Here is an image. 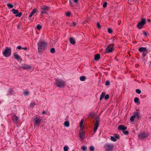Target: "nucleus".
<instances>
[{
	"mask_svg": "<svg viewBox=\"0 0 151 151\" xmlns=\"http://www.w3.org/2000/svg\"><path fill=\"white\" fill-rule=\"evenodd\" d=\"M38 50L39 52L43 51L46 47L47 44L44 41L39 42L38 43Z\"/></svg>",
	"mask_w": 151,
	"mask_h": 151,
	"instance_id": "f257e3e1",
	"label": "nucleus"
},
{
	"mask_svg": "<svg viewBox=\"0 0 151 151\" xmlns=\"http://www.w3.org/2000/svg\"><path fill=\"white\" fill-rule=\"evenodd\" d=\"M55 84L59 87H62L66 85L65 83L63 80L61 79H56Z\"/></svg>",
	"mask_w": 151,
	"mask_h": 151,
	"instance_id": "f03ea898",
	"label": "nucleus"
},
{
	"mask_svg": "<svg viewBox=\"0 0 151 151\" xmlns=\"http://www.w3.org/2000/svg\"><path fill=\"white\" fill-rule=\"evenodd\" d=\"M12 49L10 48L6 47L3 52V55L5 57H8L11 55Z\"/></svg>",
	"mask_w": 151,
	"mask_h": 151,
	"instance_id": "7ed1b4c3",
	"label": "nucleus"
},
{
	"mask_svg": "<svg viewBox=\"0 0 151 151\" xmlns=\"http://www.w3.org/2000/svg\"><path fill=\"white\" fill-rule=\"evenodd\" d=\"M104 147L106 151H111L114 148V146L112 144L108 143L106 144Z\"/></svg>",
	"mask_w": 151,
	"mask_h": 151,
	"instance_id": "20e7f679",
	"label": "nucleus"
},
{
	"mask_svg": "<svg viewBox=\"0 0 151 151\" xmlns=\"http://www.w3.org/2000/svg\"><path fill=\"white\" fill-rule=\"evenodd\" d=\"M114 47L113 44H110L108 45L105 50L106 52L107 53L111 52L113 50Z\"/></svg>",
	"mask_w": 151,
	"mask_h": 151,
	"instance_id": "39448f33",
	"label": "nucleus"
},
{
	"mask_svg": "<svg viewBox=\"0 0 151 151\" xmlns=\"http://www.w3.org/2000/svg\"><path fill=\"white\" fill-rule=\"evenodd\" d=\"M146 23V19L142 18L141 19V21L139 22L137 25V27L139 29H141L143 25Z\"/></svg>",
	"mask_w": 151,
	"mask_h": 151,
	"instance_id": "423d86ee",
	"label": "nucleus"
},
{
	"mask_svg": "<svg viewBox=\"0 0 151 151\" xmlns=\"http://www.w3.org/2000/svg\"><path fill=\"white\" fill-rule=\"evenodd\" d=\"M49 9L48 7L44 5L41 7L40 9V12L42 14H47V11Z\"/></svg>",
	"mask_w": 151,
	"mask_h": 151,
	"instance_id": "0eeeda50",
	"label": "nucleus"
},
{
	"mask_svg": "<svg viewBox=\"0 0 151 151\" xmlns=\"http://www.w3.org/2000/svg\"><path fill=\"white\" fill-rule=\"evenodd\" d=\"M33 121L34 123V125L35 126L40 124L41 122V119L38 117L35 118L33 119Z\"/></svg>",
	"mask_w": 151,
	"mask_h": 151,
	"instance_id": "6e6552de",
	"label": "nucleus"
},
{
	"mask_svg": "<svg viewBox=\"0 0 151 151\" xmlns=\"http://www.w3.org/2000/svg\"><path fill=\"white\" fill-rule=\"evenodd\" d=\"M139 51L142 53L143 55L145 56L147 52V50L146 47H140L138 49Z\"/></svg>",
	"mask_w": 151,
	"mask_h": 151,
	"instance_id": "1a4fd4ad",
	"label": "nucleus"
},
{
	"mask_svg": "<svg viewBox=\"0 0 151 151\" xmlns=\"http://www.w3.org/2000/svg\"><path fill=\"white\" fill-rule=\"evenodd\" d=\"M96 122L94 124V132H96L99 127V123L100 122V119L99 118H96Z\"/></svg>",
	"mask_w": 151,
	"mask_h": 151,
	"instance_id": "9d476101",
	"label": "nucleus"
},
{
	"mask_svg": "<svg viewBox=\"0 0 151 151\" xmlns=\"http://www.w3.org/2000/svg\"><path fill=\"white\" fill-rule=\"evenodd\" d=\"M21 68L26 70H28L32 68L31 66L24 64H22L21 65Z\"/></svg>",
	"mask_w": 151,
	"mask_h": 151,
	"instance_id": "9b49d317",
	"label": "nucleus"
},
{
	"mask_svg": "<svg viewBox=\"0 0 151 151\" xmlns=\"http://www.w3.org/2000/svg\"><path fill=\"white\" fill-rule=\"evenodd\" d=\"M138 136L139 138L141 139H143L147 137L148 136L147 135H146L145 133L143 132L140 133L138 134Z\"/></svg>",
	"mask_w": 151,
	"mask_h": 151,
	"instance_id": "f8f14e48",
	"label": "nucleus"
},
{
	"mask_svg": "<svg viewBox=\"0 0 151 151\" xmlns=\"http://www.w3.org/2000/svg\"><path fill=\"white\" fill-rule=\"evenodd\" d=\"M85 132L82 131L79 133V136L82 140H83L85 138Z\"/></svg>",
	"mask_w": 151,
	"mask_h": 151,
	"instance_id": "ddd939ff",
	"label": "nucleus"
},
{
	"mask_svg": "<svg viewBox=\"0 0 151 151\" xmlns=\"http://www.w3.org/2000/svg\"><path fill=\"white\" fill-rule=\"evenodd\" d=\"M118 128L119 129L123 131L127 129V127L123 125H120L118 127Z\"/></svg>",
	"mask_w": 151,
	"mask_h": 151,
	"instance_id": "4468645a",
	"label": "nucleus"
},
{
	"mask_svg": "<svg viewBox=\"0 0 151 151\" xmlns=\"http://www.w3.org/2000/svg\"><path fill=\"white\" fill-rule=\"evenodd\" d=\"M13 55L15 59H16L18 60L20 59V57L19 56L17 52L14 53L13 54Z\"/></svg>",
	"mask_w": 151,
	"mask_h": 151,
	"instance_id": "2eb2a0df",
	"label": "nucleus"
},
{
	"mask_svg": "<svg viewBox=\"0 0 151 151\" xmlns=\"http://www.w3.org/2000/svg\"><path fill=\"white\" fill-rule=\"evenodd\" d=\"M12 119L15 122H17L19 120V118L15 115H14L12 117Z\"/></svg>",
	"mask_w": 151,
	"mask_h": 151,
	"instance_id": "dca6fc26",
	"label": "nucleus"
},
{
	"mask_svg": "<svg viewBox=\"0 0 151 151\" xmlns=\"http://www.w3.org/2000/svg\"><path fill=\"white\" fill-rule=\"evenodd\" d=\"M133 116H135V118H136L137 119L139 118V113L137 112H134Z\"/></svg>",
	"mask_w": 151,
	"mask_h": 151,
	"instance_id": "f3484780",
	"label": "nucleus"
},
{
	"mask_svg": "<svg viewBox=\"0 0 151 151\" xmlns=\"http://www.w3.org/2000/svg\"><path fill=\"white\" fill-rule=\"evenodd\" d=\"M36 12V9H33V11L30 14L29 16V17L30 18Z\"/></svg>",
	"mask_w": 151,
	"mask_h": 151,
	"instance_id": "a211bd4d",
	"label": "nucleus"
},
{
	"mask_svg": "<svg viewBox=\"0 0 151 151\" xmlns=\"http://www.w3.org/2000/svg\"><path fill=\"white\" fill-rule=\"evenodd\" d=\"M105 95V93L104 92H102L100 98V100H101L102 99H103Z\"/></svg>",
	"mask_w": 151,
	"mask_h": 151,
	"instance_id": "6ab92c4d",
	"label": "nucleus"
},
{
	"mask_svg": "<svg viewBox=\"0 0 151 151\" xmlns=\"http://www.w3.org/2000/svg\"><path fill=\"white\" fill-rule=\"evenodd\" d=\"M69 40L71 44L74 45L75 44V41L72 38L70 37Z\"/></svg>",
	"mask_w": 151,
	"mask_h": 151,
	"instance_id": "aec40b11",
	"label": "nucleus"
},
{
	"mask_svg": "<svg viewBox=\"0 0 151 151\" xmlns=\"http://www.w3.org/2000/svg\"><path fill=\"white\" fill-rule=\"evenodd\" d=\"M100 58V55L99 54H98L95 55L94 59L96 60H97Z\"/></svg>",
	"mask_w": 151,
	"mask_h": 151,
	"instance_id": "412c9836",
	"label": "nucleus"
},
{
	"mask_svg": "<svg viewBox=\"0 0 151 151\" xmlns=\"http://www.w3.org/2000/svg\"><path fill=\"white\" fill-rule=\"evenodd\" d=\"M69 125V122L68 121H65L64 124V126L67 127H68Z\"/></svg>",
	"mask_w": 151,
	"mask_h": 151,
	"instance_id": "4be33fe9",
	"label": "nucleus"
},
{
	"mask_svg": "<svg viewBox=\"0 0 151 151\" xmlns=\"http://www.w3.org/2000/svg\"><path fill=\"white\" fill-rule=\"evenodd\" d=\"M134 101L135 103H138V104H139V99L137 97H136L134 98Z\"/></svg>",
	"mask_w": 151,
	"mask_h": 151,
	"instance_id": "5701e85b",
	"label": "nucleus"
},
{
	"mask_svg": "<svg viewBox=\"0 0 151 151\" xmlns=\"http://www.w3.org/2000/svg\"><path fill=\"white\" fill-rule=\"evenodd\" d=\"M23 94L25 96H27L29 94V92L28 91H24L23 92Z\"/></svg>",
	"mask_w": 151,
	"mask_h": 151,
	"instance_id": "b1692460",
	"label": "nucleus"
},
{
	"mask_svg": "<svg viewBox=\"0 0 151 151\" xmlns=\"http://www.w3.org/2000/svg\"><path fill=\"white\" fill-rule=\"evenodd\" d=\"M84 121V119H82L81 120L80 124V126L81 128L83 127V124Z\"/></svg>",
	"mask_w": 151,
	"mask_h": 151,
	"instance_id": "393cba45",
	"label": "nucleus"
},
{
	"mask_svg": "<svg viewBox=\"0 0 151 151\" xmlns=\"http://www.w3.org/2000/svg\"><path fill=\"white\" fill-rule=\"evenodd\" d=\"M86 77L84 76H82L80 77V79L81 81H84L85 80Z\"/></svg>",
	"mask_w": 151,
	"mask_h": 151,
	"instance_id": "a878e982",
	"label": "nucleus"
},
{
	"mask_svg": "<svg viewBox=\"0 0 151 151\" xmlns=\"http://www.w3.org/2000/svg\"><path fill=\"white\" fill-rule=\"evenodd\" d=\"M12 11L13 12V14H17L18 12V11L17 10H16L14 9H12Z\"/></svg>",
	"mask_w": 151,
	"mask_h": 151,
	"instance_id": "bb28decb",
	"label": "nucleus"
},
{
	"mask_svg": "<svg viewBox=\"0 0 151 151\" xmlns=\"http://www.w3.org/2000/svg\"><path fill=\"white\" fill-rule=\"evenodd\" d=\"M110 139L111 141L114 142H115L116 140V139L115 137L113 136H111Z\"/></svg>",
	"mask_w": 151,
	"mask_h": 151,
	"instance_id": "cd10ccee",
	"label": "nucleus"
},
{
	"mask_svg": "<svg viewBox=\"0 0 151 151\" xmlns=\"http://www.w3.org/2000/svg\"><path fill=\"white\" fill-rule=\"evenodd\" d=\"M69 149L68 147L67 146H65L63 147V150L64 151H68Z\"/></svg>",
	"mask_w": 151,
	"mask_h": 151,
	"instance_id": "c85d7f7f",
	"label": "nucleus"
},
{
	"mask_svg": "<svg viewBox=\"0 0 151 151\" xmlns=\"http://www.w3.org/2000/svg\"><path fill=\"white\" fill-rule=\"evenodd\" d=\"M22 15V13L21 12H19V13L18 12L16 14L15 16L17 17H20Z\"/></svg>",
	"mask_w": 151,
	"mask_h": 151,
	"instance_id": "c756f323",
	"label": "nucleus"
},
{
	"mask_svg": "<svg viewBox=\"0 0 151 151\" xmlns=\"http://www.w3.org/2000/svg\"><path fill=\"white\" fill-rule=\"evenodd\" d=\"M135 116H134L133 115L132 116H131V117L130 118V121L132 122H133L134 121V119L135 118Z\"/></svg>",
	"mask_w": 151,
	"mask_h": 151,
	"instance_id": "7c9ffc66",
	"label": "nucleus"
},
{
	"mask_svg": "<svg viewBox=\"0 0 151 151\" xmlns=\"http://www.w3.org/2000/svg\"><path fill=\"white\" fill-rule=\"evenodd\" d=\"M89 149L91 151H94V147L93 146H91L89 147Z\"/></svg>",
	"mask_w": 151,
	"mask_h": 151,
	"instance_id": "2f4dec72",
	"label": "nucleus"
},
{
	"mask_svg": "<svg viewBox=\"0 0 151 151\" xmlns=\"http://www.w3.org/2000/svg\"><path fill=\"white\" fill-rule=\"evenodd\" d=\"M36 105L35 103L34 102H32L30 104V106L31 107H33Z\"/></svg>",
	"mask_w": 151,
	"mask_h": 151,
	"instance_id": "473e14b6",
	"label": "nucleus"
},
{
	"mask_svg": "<svg viewBox=\"0 0 151 151\" xmlns=\"http://www.w3.org/2000/svg\"><path fill=\"white\" fill-rule=\"evenodd\" d=\"M42 26L38 24L37 26V28L38 30H40L41 29Z\"/></svg>",
	"mask_w": 151,
	"mask_h": 151,
	"instance_id": "72a5a7b5",
	"label": "nucleus"
},
{
	"mask_svg": "<svg viewBox=\"0 0 151 151\" xmlns=\"http://www.w3.org/2000/svg\"><path fill=\"white\" fill-rule=\"evenodd\" d=\"M136 92L137 93L139 94L141 93V91L139 89H137L136 90Z\"/></svg>",
	"mask_w": 151,
	"mask_h": 151,
	"instance_id": "f704fd0d",
	"label": "nucleus"
},
{
	"mask_svg": "<svg viewBox=\"0 0 151 151\" xmlns=\"http://www.w3.org/2000/svg\"><path fill=\"white\" fill-rule=\"evenodd\" d=\"M81 149L84 151L86 150H87V147H86L83 146L81 147Z\"/></svg>",
	"mask_w": 151,
	"mask_h": 151,
	"instance_id": "c9c22d12",
	"label": "nucleus"
},
{
	"mask_svg": "<svg viewBox=\"0 0 151 151\" xmlns=\"http://www.w3.org/2000/svg\"><path fill=\"white\" fill-rule=\"evenodd\" d=\"M70 12H68L66 13V15L67 17H69L70 14Z\"/></svg>",
	"mask_w": 151,
	"mask_h": 151,
	"instance_id": "e433bc0d",
	"label": "nucleus"
},
{
	"mask_svg": "<svg viewBox=\"0 0 151 151\" xmlns=\"http://www.w3.org/2000/svg\"><path fill=\"white\" fill-rule=\"evenodd\" d=\"M110 84V82L108 81H107L105 83V85L106 86H109Z\"/></svg>",
	"mask_w": 151,
	"mask_h": 151,
	"instance_id": "4c0bfd02",
	"label": "nucleus"
},
{
	"mask_svg": "<svg viewBox=\"0 0 151 151\" xmlns=\"http://www.w3.org/2000/svg\"><path fill=\"white\" fill-rule=\"evenodd\" d=\"M50 51L51 53H53L55 51V49L53 48H52L50 49Z\"/></svg>",
	"mask_w": 151,
	"mask_h": 151,
	"instance_id": "58836bf2",
	"label": "nucleus"
},
{
	"mask_svg": "<svg viewBox=\"0 0 151 151\" xmlns=\"http://www.w3.org/2000/svg\"><path fill=\"white\" fill-rule=\"evenodd\" d=\"M109 98V95L108 94L106 95L104 97V99L105 100H107Z\"/></svg>",
	"mask_w": 151,
	"mask_h": 151,
	"instance_id": "ea45409f",
	"label": "nucleus"
},
{
	"mask_svg": "<svg viewBox=\"0 0 151 151\" xmlns=\"http://www.w3.org/2000/svg\"><path fill=\"white\" fill-rule=\"evenodd\" d=\"M108 32L109 33H111L112 32V30L110 28H109L108 29Z\"/></svg>",
	"mask_w": 151,
	"mask_h": 151,
	"instance_id": "a19ab883",
	"label": "nucleus"
},
{
	"mask_svg": "<svg viewBox=\"0 0 151 151\" xmlns=\"http://www.w3.org/2000/svg\"><path fill=\"white\" fill-rule=\"evenodd\" d=\"M7 6H8V7H10V8H13V5H12V4H7Z\"/></svg>",
	"mask_w": 151,
	"mask_h": 151,
	"instance_id": "79ce46f5",
	"label": "nucleus"
},
{
	"mask_svg": "<svg viewBox=\"0 0 151 151\" xmlns=\"http://www.w3.org/2000/svg\"><path fill=\"white\" fill-rule=\"evenodd\" d=\"M123 132L126 135L127 134H129V132L127 131H123Z\"/></svg>",
	"mask_w": 151,
	"mask_h": 151,
	"instance_id": "37998d69",
	"label": "nucleus"
},
{
	"mask_svg": "<svg viewBox=\"0 0 151 151\" xmlns=\"http://www.w3.org/2000/svg\"><path fill=\"white\" fill-rule=\"evenodd\" d=\"M97 26L98 28H101V25H100V23L99 22H98L97 23Z\"/></svg>",
	"mask_w": 151,
	"mask_h": 151,
	"instance_id": "c03bdc74",
	"label": "nucleus"
},
{
	"mask_svg": "<svg viewBox=\"0 0 151 151\" xmlns=\"http://www.w3.org/2000/svg\"><path fill=\"white\" fill-rule=\"evenodd\" d=\"M107 2H105L103 4V7L105 8V7H106V5H107Z\"/></svg>",
	"mask_w": 151,
	"mask_h": 151,
	"instance_id": "a18cd8bd",
	"label": "nucleus"
},
{
	"mask_svg": "<svg viewBox=\"0 0 151 151\" xmlns=\"http://www.w3.org/2000/svg\"><path fill=\"white\" fill-rule=\"evenodd\" d=\"M115 137L116 138V139H119V135L118 134H116L115 136Z\"/></svg>",
	"mask_w": 151,
	"mask_h": 151,
	"instance_id": "49530a36",
	"label": "nucleus"
},
{
	"mask_svg": "<svg viewBox=\"0 0 151 151\" xmlns=\"http://www.w3.org/2000/svg\"><path fill=\"white\" fill-rule=\"evenodd\" d=\"M17 48L19 50L21 49H22V47H21V46H18L17 47Z\"/></svg>",
	"mask_w": 151,
	"mask_h": 151,
	"instance_id": "de8ad7c7",
	"label": "nucleus"
},
{
	"mask_svg": "<svg viewBox=\"0 0 151 151\" xmlns=\"http://www.w3.org/2000/svg\"><path fill=\"white\" fill-rule=\"evenodd\" d=\"M79 0H73V1L75 3H77Z\"/></svg>",
	"mask_w": 151,
	"mask_h": 151,
	"instance_id": "09e8293b",
	"label": "nucleus"
},
{
	"mask_svg": "<svg viewBox=\"0 0 151 151\" xmlns=\"http://www.w3.org/2000/svg\"><path fill=\"white\" fill-rule=\"evenodd\" d=\"M143 33H144V35L145 36H146L147 35V32H146L144 31L143 32Z\"/></svg>",
	"mask_w": 151,
	"mask_h": 151,
	"instance_id": "8fccbe9b",
	"label": "nucleus"
},
{
	"mask_svg": "<svg viewBox=\"0 0 151 151\" xmlns=\"http://www.w3.org/2000/svg\"><path fill=\"white\" fill-rule=\"evenodd\" d=\"M22 49L24 50H26L27 49V48L26 47H22Z\"/></svg>",
	"mask_w": 151,
	"mask_h": 151,
	"instance_id": "3c124183",
	"label": "nucleus"
},
{
	"mask_svg": "<svg viewBox=\"0 0 151 151\" xmlns=\"http://www.w3.org/2000/svg\"><path fill=\"white\" fill-rule=\"evenodd\" d=\"M73 25L74 26H76V23L74 22H73Z\"/></svg>",
	"mask_w": 151,
	"mask_h": 151,
	"instance_id": "603ef678",
	"label": "nucleus"
},
{
	"mask_svg": "<svg viewBox=\"0 0 151 151\" xmlns=\"http://www.w3.org/2000/svg\"><path fill=\"white\" fill-rule=\"evenodd\" d=\"M46 113V112L45 111H43L42 112V114H45Z\"/></svg>",
	"mask_w": 151,
	"mask_h": 151,
	"instance_id": "864d4df0",
	"label": "nucleus"
},
{
	"mask_svg": "<svg viewBox=\"0 0 151 151\" xmlns=\"http://www.w3.org/2000/svg\"><path fill=\"white\" fill-rule=\"evenodd\" d=\"M119 24H120V23H119Z\"/></svg>",
	"mask_w": 151,
	"mask_h": 151,
	"instance_id": "5fc2aeb1",
	"label": "nucleus"
}]
</instances>
